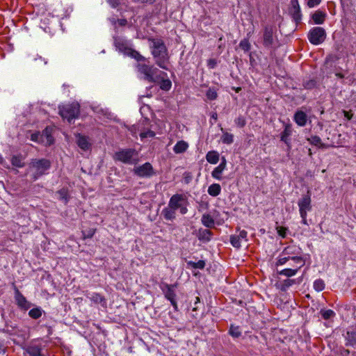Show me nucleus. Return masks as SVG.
<instances>
[{
  "mask_svg": "<svg viewBox=\"0 0 356 356\" xmlns=\"http://www.w3.org/2000/svg\"><path fill=\"white\" fill-rule=\"evenodd\" d=\"M188 201L184 194H175L168 202V206L161 212L163 218L167 220H173L176 218V211H179L181 215L188 212Z\"/></svg>",
  "mask_w": 356,
  "mask_h": 356,
  "instance_id": "1",
  "label": "nucleus"
},
{
  "mask_svg": "<svg viewBox=\"0 0 356 356\" xmlns=\"http://www.w3.org/2000/svg\"><path fill=\"white\" fill-rule=\"evenodd\" d=\"M149 41L156 64L161 68L168 70L170 67L169 56L163 41L158 38L149 39Z\"/></svg>",
  "mask_w": 356,
  "mask_h": 356,
  "instance_id": "2",
  "label": "nucleus"
},
{
  "mask_svg": "<svg viewBox=\"0 0 356 356\" xmlns=\"http://www.w3.org/2000/svg\"><path fill=\"white\" fill-rule=\"evenodd\" d=\"M136 67L138 72L143 75V79L150 83H155L159 81L160 75H159V73L165 75V72L159 71L153 65L146 63L145 61L138 63Z\"/></svg>",
  "mask_w": 356,
  "mask_h": 356,
  "instance_id": "3",
  "label": "nucleus"
},
{
  "mask_svg": "<svg viewBox=\"0 0 356 356\" xmlns=\"http://www.w3.org/2000/svg\"><path fill=\"white\" fill-rule=\"evenodd\" d=\"M114 160L126 164H135L138 162V152L134 149H123L115 153Z\"/></svg>",
  "mask_w": 356,
  "mask_h": 356,
  "instance_id": "4",
  "label": "nucleus"
},
{
  "mask_svg": "<svg viewBox=\"0 0 356 356\" xmlns=\"http://www.w3.org/2000/svg\"><path fill=\"white\" fill-rule=\"evenodd\" d=\"M30 168L33 171V179L36 180L50 168V162L44 159H34L31 161Z\"/></svg>",
  "mask_w": 356,
  "mask_h": 356,
  "instance_id": "5",
  "label": "nucleus"
},
{
  "mask_svg": "<svg viewBox=\"0 0 356 356\" xmlns=\"http://www.w3.org/2000/svg\"><path fill=\"white\" fill-rule=\"evenodd\" d=\"M59 113L63 119H67L70 122L78 117L79 114V105L77 103L64 105L59 107Z\"/></svg>",
  "mask_w": 356,
  "mask_h": 356,
  "instance_id": "6",
  "label": "nucleus"
},
{
  "mask_svg": "<svg viewBox=\"0 0 356 356\" xmlns=\"http://www.w3.org/2000/svg\"><path fill=\"white\" fill-rule=\"evenodd\" d=\"M300 249L293 245L287 246L282 251L284 255H286L293 263L296 265H298V268H302L305 265L304 259L298 256L300 254Z\"/></svg>",
  "mask_w": 356,
  "mask_h": 356,
  "instance_id": "7",
  "label": "nucleus"
},
{
  "mask_svg": "<svg viewBox=\"0 0 356 356\" xmlns=\"http://www.w3.org/2000/svg\"><path fill=\"white\" fill-rule=\"evenodd\" d=\"M326 38V33L323 28L316 26L312 28L308 33L309 41L314 45L323 43Z\"/></svg>",
  "mask_w": 356,
  "mask_h": 356,
  "instance_id": "8",
  "label": "nucleus"
},
{
  "mask_svg": "<svg viewBox=\"0 0 356 356\" xmlns=\"http://www.w3.org/2000/svg\"><path fill=\"white\" fill-rule=\"evenodd\" d=\"M176 285L163 284L161 289L164 293L165 298L168 300L175 310L177 309V303L176 301L175 293Z\"/></svg>",
  "mask_w": 356,
  "mask_h": 356,
  "instance_id": "9",
  "label": "nucleus"
},
{
  "mask_svg": "<svg viewBox=\"0 0 356 356\" xmlns=\"http://www.w3.org/2000/svg\"><path fill=\"white\" fill-rule=\"evenodd\" d=\"M311 202V195L309 191H307V193L302 195L298 202L300 216H305V213L312 210Z\"/></svg>",
  "mask_w": 356,
  "mask_h": 356,
  "instance_id": "10",
  "label": "nucleus"
},
{
  "mask_svg": "<svg viewBox=\"0 0 356 356\" xmlns=\"http://www.w3.org/2000/svg\"><path fill=\"white\" fill-rule=\"evenodd\" d=\"M134 172L140 177H150L154 174L152 165L148 162L136 167Z\"/></svg>",
  "mask_w": 356,
  "mask_h": 356,
  "instance_id": "11",
  "label": "nucleus"
},
{
  "mask_svg": "<svg viewBox=\"0 0 356 356\" xmlns=\"http://www.w3.org/2000/svg\"><path fill=\"white\" fill-rule=\"evenodd\" d=\"M248 233L245 230H241L238 235H232L230 236V243L236 248L241 247V242L248 241Z\"/></svg>",
  "mask_w": 356,
  "mask_h": 356,
  "instance_id": "12",
  "label": "nucleus"
},
{
  "mask_svg": "<svg viewBox=\"0 0 356 356\" xmlns=\"http://www.w3.org/2000/svg\"><path fill=\"white\" fill-rule=\"evenodd\" d=\"M15 299L17 305L22 309L25 310L31 307V303L26 300V298L22 294V293L15 289Z\"/></svg>",
  "mask_w": 356,
  "mask_h": 356,
  "instance_id": "13",
  "label": "nucleus"
},
{
  "mask_svg": "<svg viewBox=\"0 0 356 356\" xmlns=\"http://www.w3.org/2000/svg\"><path fill=\"white\" fill-rule=\"evenodd\" d=\"M86 297L95 305H100L103 307H106L107 302L106 298L97 293H87Z\"/></svg>",
  "mask_w": 356,
  "mask_h": 356,
  "instance_id": "14",
  "label": "nucleus"
},
{
  "mask_svg": "<svg viewBox=\"0 0 356 356\" xmlns=\"http://www.w3.org/2000/svg\"><path fill=\"white\" fill-rule=\"evenodd\" d=\"M227 165L226 159L223 157L221 163L216 167L211 172V176L213 178L217 180H221L222 179V174L225 170Z\"/></svg>",
  "mask_w": 356,
  "mask_h": 356,
  "instance_id": "15",
  "label": "nucleus"
},
{
  "mask_svg": "<svg viewBox=\"0 0 356 356\" xmlns=\"http://www.w3.org/2000/svg\"><path fill=\"white\" fill-rule=\"evenodd\" d=\"M264 45L266 47H269L273 44V30L270 27L266 26L264 31Z\"/></svg>",
  "mask_w": 356,
  "mask_h": 356,
  "instance_id": "16",
  "label": "nucleus"
},
{
  "mask_svg": "<svg viewBox=\"0 0 356 356\" xmlns=\"http://www.w3.org/2000/svg\"><path fill=\"white\" fill-rule=\"evenodd\" d=\"M43 136H46L47 138V143L48 145H51L53 143L52 136L49 134L48 129H46L42 135L40 133H33L31 135V140L34 142H39V139L42 138Z\"/></svg>",
  "mask_w": 356,
  "mask_h": 356,
  "instance_id": "17",
  "label": "nucleus"
},
{
  "mask_svg": "<svg viewBox=\"0 0 356 356\" xmlns=\"http://www.w3.org/2000/svg\"><path fill=\"white\" fill-rule=\"evenodd\" d=\"M293 120L298 126L304 127L307 122V115L305 112L298 111L294 114Z\"/></svg>",
  "mask_w": 356,
  "mask_h": 356,
  "instance_id": "18",
  "label": "nucleus"
},
{
  "mask_svg": "<svg viewBox=\"0 0 356 356\" xmlns=\"http://www.w3.org/2000/svg\"><path fill=\"white\" fill-rule=\"evenodd\" d=\"M292 134V129L290 124H286L284 129L280 134V139L290 148V136Z\"/></svg>",
  "mask_w": 356,
  "mask_h": 356,
  "instance_id": "19",
  "label": "nucleus"
},
{
  "mask_svg": "<svg viewBox=\"0 0 356 356\" xmlns=\"http://www.w3.org/2000/svg\"><path fill=\"white\" fill-rule=\"evenodd\" d=\"M189 147L187 142L184 140L178 141L173 147V152L175 154H182L185 152Z\"/></svg>",
  "mask_w": 356,
  "mask_h": 356,
  "instance_id": "20",
  "label": "nucleus"
},
{
  "mask_svg": "<svg viewBox=\"0 0 356 356\" xmlns=\"http://www.w3.org/2000/svg\"><path fill=\"white\" fill-rule=\"evenodd\" d=\"M77 145L83 150H87L90 147L88 138L81 134L77 136Z\"/></svg>",
  "mask_w": 356,
  "mask_h": 356,
  "instance_id": "21",
  "label": "nucleus"
},
{
  "mask_svg": "<svg viewBox=\"0 0 356 356\" xmlns=\"http://www.w3.org/2000/svg\"><path fill=\"white\" fill-rule=\"evenodd\" d=\"M325 17H326L325 13L321 11V10H316L312 16L314 23L316 24H323L325 22Z\"/></svg>",
  "mask_w": 356,
  "mask_h": 356,
  "instance_id": "22",
  "label": "nucleus"
},
{
  "mask_svg": "<svg viewBox=\"0 0 356 356\" xmlns=\"http://www.w3.org/2000/svg\"><path fill=\"white\" fill-rule=\"evenodd\" d=\"M347 345L355 346L356 345V328L350 329L346 333Z\"/></svg>",
  "mask_w": 356,
  "mask_h": 356,
  "instance_id": "23",
  "label": "nucleus"
},
{
  "mask_svg": "<svg viewBox=\"0 0 356 356\" xmlns=\"http://www.w3.org/2000/svg\"><path fill=\"white\" fill-rule=\"evenodd\" d=\"M159 75H160L159 80H161V83H160L161 89H162L163 90H165V91L169 90L171 88L172 83L170 79H164V76H166L167 74H165H165L159 73Z\"/></svg>",
  "mask_w": 356,
  "mask_h": 356,
  "instance_id": "24",
  "label": "nucleus"
},
{
  "mask_svg": "<svg viewBox=\"0 0 356 356\" xmlns=\"http://www.w3.org/2000/svg\"><path fill=\"white\" fill-rule=\"evenodd\" d=\"M207 192L209 195L216 197L221 193V186L219 184H212L209 186Z\"/></svg>",
  "mask_w": 356,
  "mask_h": 356,
  "instance_id": "25",
  "label": "nucleus"
},
{
  "mask_svg": "<svg viewBox=\"0 0 356 356\" xmlns=\"http://www.w3.org/2000/svg\"><path fill=\"white\" fill-rule=\"evenodd\" d=\"M293 266H296V268H285L280 271H279V275H284L287 277H291L296 275L298 270L300 268H298V265L295 264Z\"/></svg>",
  "mask_w": 356,
  "mask_h": 356,
  "instance_id": "26",
  "label": "nucleus"
},
{
  "mask_svg": "<svg viewBox=\"0 0 356 356\" xmlns=\"http://www.w3.org/2000/svg\"><path fill=\"white\" fill-rule=\"evenodd\" d=\"M207 161L211 164H216L219 161V154L216 151H209L206 155Z\"/></svg>",
  "mask_w": 356,
  "mask_h": 356,
  "instance_id": "27",
  "label": "nucleus"
},
{
  "mask_svg": "<svg viewBox=\"0 0 356 356\" xmlns=\"http://www.w3.org/2000/svg\"><path fill=\"white\" fill-rule=\"evenodd\" d=\"M252 33H253V31H249L247 33L248 38L250 37V35H251ZM239 47L242 50H243L245 52L249 51L250 50V48H251V44H250V43L249 42V39L248 38H244V39L241 40L240 43H239Z\"/></svg>",
  "mask_w": 356,
  "mask_h": 356,
  "instance_id": "28",
  "label": "nucleus"
},
{
  "mask_svg": "<svg viewBox=\"0 0 356 356\" xmlns=\"http://www.w3.org/2000/svg\"><path fill=\"white\" fill-rule=\"evenodd\" d=\"M26 351L29 356H43L41 354V348L38 346H29L26 348Z\"/></svg>",
  "mask_w": 356,
  "mask_h": 356,
  "instance_id": "29",
  "label": "nucleus"
},
{
  "mask_svg": "<svg viewBox=\"0 0 356 356\" xmlns=\"http://www.w3.org/2000/svg\"><path fill=\"white\" fill-rule=\"evenodd\" d=\"M211 232L209 229L200 230L199 232V239L207 242L211 240Z\"/></svg>",
  "mask_w": 356,
  "mask_h": 356,
  "instance_id": "30",
  "label": "nucleus"
},
{
  "mask_svg": "<svg viewBox=\"0 0 356 356\" xmlns=\"http://www.w3.org/2000/svg\"><path fill=\"white\" fill-rule=\"evenodd\" d=\"M320 314L325 320L331 319L335 316V312L332 309H321Z\"/></svg>",
  "mask_w": 356,
  "mask_h": 356,
  "instance_id": "31",
  "label": "nucleus"
},
{
  "mask_svg": "<svg viewBox=\"0 0 356 356\" xmlns=\"http://www.w3.org/2000/svg\"><path fill=\"white\" fill-rule=\"evenodd\" d=\"M42 314V310L40 307H35L31 309L29 312V315L33 319H38L41 317Z\"/></svg>",
  "mask_w": 356,
  "mask_h": 356,
  "instance_id": "32",
  "label": "nucleus"
},
{
  "mask_svg": "<svg viewBox=\"0 0 356 356\" xmlns=\"http://www.w3.org/2000/svg\"><path fill=\"white\" fill-rule=\"evenodd\" d=\"M222 143L230 145L234 142V136L228 132H224L221 137Z\"/></svg>",
  "mask_w": 356,
  "mask_h": 356,
  "instance_id": "33",
  "label": "nucleus"
},
{
  "mask_svg": "<svg viewBox=\"0 0 356 356\" xmlns=\"http://www.w3.org/2000/svg\"><path fill=\"white\" fill-rule=\"evenodd\" d=\"M187 265L193 268L203 269L205 267L206 264L204 260H199L197 262L188 261H187Z\"/></svg>",
  "mask_w": 356,
  "mask_h": 356,
  "instance_id": "34",
  "label": "nucleus"
},
{
  "mask_svg": "<svg viewBox=\"0 0 356 356\" xmlns=\"http://www.w3.org/2000/svg\"><path fill=\"white\" fill-rule=\"evenodd\" d=\"M202 222L204 226L207 227H211L214 225V221L209 215H203L202 218Z\"/></svg>",
  "mask_w": 356,
  "mask_h": 356,
  "instance_id": "35",
  "label": "nucleus"
},
{
  "mask_svg": "<svg viewBox=\"0 0 356 356\" xmlns=\"http://www.w3.org/2000/svg\"><path fill=\"white\" fill-rule=\"evenodd\" d=\"M206 96L209 100H214L217 98L218 94L216 90L213 88H210L207 91Z\"/></svg>",
  "mask_w": 356,
  "mask_h": 356,
  "instance_id": "36",
  "label": "nucleus"
},
{
  "mask_svg": "<svg viewBox=\"0 0 356 356\" xmlns=\"http://www.w3.org/2000/svg\"><path fill=\"white\" fill-rule=\"evenodd\" d=\"M291 260L289 257L286 255H284L283 252L281 253V254L279 256L278 259L276 262L277 266H282L286 264L287 261Z\"/></svg>",
  "mask_w": 356,
  "mask_h": 356,
  "instance_id": "37",
  "label": "nucleus"
},
{
  "mask_svg": "<svg viewBox=\"0 0 356 356\" xmlns=\"http://www.w3.org/2000/svg\"><path fill=\"white\" fill-rule=\"evenodd\" d=\"M314 289L316 291H323L325 289L324 282L321 279H318V280H315L314 282Z\"/></svg>",
  "mask_w": 356,
  "mask_h": 356,
  "instance_id": "38",
  "label": "nucleus"
},
{
  "mask_svg": "<svg viewBox=\"0 0 356 356\" xmlns=\"http://www.w3.org/2000/svg\"><path fill=\"white\" fill-rule=\"evenodd\" d=\"M309 143L315 146L321 147L323 145L321 139L319 136H314L308 139Z\"/></svg>",
  "mask_w": 356,
  "mask_h": 356,
  "instance_id": "39",
  "label": "nucleus"
},
{
  "mask_svg": "<svg viewBox=\"0 0 356 356\" xmlns=\"http://www.w3.org/2000/svg\"><path fill=\"white\" fill-rule=\"evenodd\" d=\"M11 163L14 166L18 168H21L24 165L22 159L18 156H13L11 159Z\"/></svg>",
  "mask_w": 356,
  "mask_h": 356,
  "instance_id": "40",
  "label": "nucleus"
},
{
  "mask_svg": "<svg viewBox=\"0 0 356 356\" xmlns=\"http://www.w3.org/2000/svg\"><path fill=\"white\" fill-rule=\"evenodd\" d=\"M229 334L233 337L237 338L241 336V332L238 327H235L234 325H232L229 329Z\"/></svg>",
  "mask_w": 356,
  "mask_h": 356,
  "instance_id": "41",
  "label": "nucleus"
},
{
  "mask_svg": "<svg viewBox=\"0 0 356 356\" xmlns=\"http://www.w3.org/2000/svg\"><path fill=\"white\" fill-rule=\"evenodd\" d=\"M130 56L137 60L139 63L146 61V59L136 51H132Z\"/></svg>",
  "mask_w": 356,
  "mask_h": 356,
  "instance_id": "42",
  "label": "nucleus"
},
{
  "mask_svg": "<svg viewBox=\"0 0 356 356\" xmlns=\"http://www.w3.org/2000/svg\"><path fill=\"white\" fill-rule=\"evenodd\" d=\"M234 122L236 125L240 128L245 127L246 124L245 119L243 116H238L234 120Z\"/></svg>",
  "mask_w": 356,
  "mask_h": 356,
  "instance_id": "43",
  "label": "nucleus"
},
{
  "mask_svg": "<svg viewBox=\"0 0 356 356\" xmlns=\"http://www.w3.org/2000/svg\"><path fill=\"white\" fill-rule=\"evenodd\" d=\"M154 136V132L151 130H147V131H143L140 134V136L142 139L145 138H152Z\"/></svg>",
  "mask_w": 356,
  "mask_h": 356,
  "instance_id": "44",
  "label": "nucleus"
},
{
  "mask_svg": "<svg viewBox=\"0 0 356 356\" xmlns=\"http://www.w3.org/2000/svg\"><path fill=\"white\" fill-rule=\"evenodd\" d=\"M276 229H277V232L278 234L280 236H282V238L286 237L287 228L279 226V227H277Z\"/></svg>",
  "mask_w": 356,
  "mask_h": 356,
  "instance_id": "45",
  "label": "nucleus"
},
{
  "mask_svg": "<svg viewBox=\"0 0 356 356\" xmlns=\"http://www.w3.org/2000/svg\"><path fill=\"white\" fill-rule=\"evenodd\" d=\"M60 199L64 200L65 202H67V193L65 189H62L58 192Z\"/></svg>",
  "mask_w": 356,
  "mask_h": 356,
  "instance_id": "46",
  "label": "nucleus"
},
{
  "mask_svg": "<svg viewBox=\"0 0 356 356\" xmlns=\"http://www.w3.org/2000/svg\"><path fill=\"white\" fill-rule=\"evenodd\" d=\"M321 1V0H307V6L309 8H313L318 6Z\"/></svg>",
  "mask_w": 356,
  "mask_h": 356,
  "instance_id": "47",
  "label": "nucleus"
},
{
  "mask_svg": "<svg viewBox=\"0 0 356 356\" xmlns=\"http://www.w3.org/2000/svg\"><path fill=\"white\" fill-rule=\"evenodd\" d=\"M305 88L307 89H310L314 88L316 86V81L314 80H309L307 81L305 84Z\"/></svg>",
  "mask_w": 356,
  "mask_h": 356,
  "instance_id": "48",
  "label": "nucleus"
},
{
  "mask_svg": "<svg viewBox=\"0 0 356 356\" xmlns=\"http://www.w3.org/2000/svg\"><path fill=\"white\" fill-rule=\"evenodd\" d=\"M216 64L217 63L215 59H209L208 60V66L211 69H213L216 66Z\"/></svg>",
  "mask_w": 356,
  "mask_h": 356,
  "instance_id": "49",
  "label": "nucleus"
},
{
  "mask_svg": "<svg viewBox=\"0 0 356 356\" xmlns=\"http://www.w3.org/2000/svg\"><path fill=\"white\" fill-rule=\"evenodd\" d=\"M343 113L346 118H347L349 120H351L353 114H351L349 111H343Z\"/></svg>",
  "mask_w": 356,
  "mask_h": 356,
  "instance_id": "50",
  "label": "nucleus"
},
{
  "mask_svg": "<svg viewBox=\"0 0 356 356\" xmlns=\"http://www.w3.org/2000/svg\"><path fill=\"white\" fill-rule=\"evenodd\" d=\"M4 353H5V348H4L2 340L0 339V355L4 354Z\"/></svg>",
  "mask_w": 356,
  "mask_h": 356,
  "instance_id": "51",
  "label": "nucleus"
},
{
  "mask_svg": "<svg viewBox=\"0 0 356 356\" xmlns=\"http://www.w3.org/2000/svg\"><path fill=\"white\" fill-rule=\"evenodd\" d=\"M115 44L117 47L120 48L121 46H123V42L120 41V39H115Z\"/></svg>",
  "mask_w": 356,
  "mask_h": 356,
  "instance_id": "52",
  "label": "nucleus"
},
{
  "mask_svg": "<svg viewBox=\"0 0 356 356\" xmlns=\"http://www.w3.org/2000/svg\"><path fill=\"white\" fill-rule=\"evenodd\" d=\"M108 1L111 3V5L113 8H115L119 3V0H108Z\"/></svg>",
  "mask_w": 356,
  "mask_h": 356,
  "instance_id": "53",
  "label": "nucleus"
},
{
  "mask_svg": "<svg viewBox=\"0 0 356 356\" xmlns=\"http://www.w3.org/2000/svg\"><path fill=\"white\" fill-rule=\"evenodd\" d=\"M307 213H305V216H300V217L302 218V222L304 225H307Z\"/></svg>",
  "mask_w": 356,
  "mask_h": 356,
  "instance_id": "54",
  "label": "nucleus"
},
{
  "mask_svg": "<svg viewBox=\"0 0 356 356\" xmlns=\"http://www.w3.org/2000/svg\"><path fill=\"white\" fill-rule=\"evenodd\" d=\"M295 282V280H287L285 281V284L286 286H291V284H293V283Z\"/></svg>",
  "mask_w": 356,
  "mask_h": 356,
  "instance_id": "55",
  "label": "nucleus"
},
{
  "mask_svg": "<svg viewBox=\"0 0 356 356\" xmlns=\"http://www.w3.org/2000/svg\"><path fill=\"white\" fill-rule=\"evenodd\" d=\"M291 3L293 6V7L298 6V0H291ZM298 7L299 8V6Z\"/></svg>",
  "mask_w": 356,
  "mask_h": 356,
  "instance_id": "56",
  "label": "nucleus"
},
{
  "mask_svg": "<svg viewBox=\"0 0 356 356\" xmlns=\"http://www.w3.org/2000/svg\"><path fill=\"white\" fill-rule=\"evenodd\" d=\"M336 76L340 79H342L344 77V75L340 72H337L336 73Z\"/></svg>",
  "mask_w": 356,
  "mask_h": 356,
  "instance_id": "57",
  "label": "nucleus"
},
{
  "mask_svg": "<svg viewBox=\"0 0 356 356\" xmlns=\"http://www.w3.org/2000/svg\"><path fill=\"white\" fill-rule=\"evenodd\" d=\"M217 113H213L211 115V118L214 120H217Z\"/></svg>",
  "mask_w": 356,
  "mask_h": 356,
  "instance_id": "58",
  "label": "nucleus"
},
{
  "mask_svg": "<svg viewBox=\"0 0 356 356\" xmlns=\"http://www.w3.org/2000/svg\"><path fill=\"white\" fill-rule=\"evenodd\" d=\"M94 234V232L92 233H91L90 235H88V237H92Z\"/></svg>",
  "mask_w": 356,
  "mask_h": 356,
  "instance_id": "59",
  "label": "nucleus"
}]
</instances>
